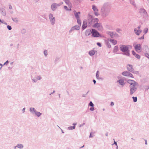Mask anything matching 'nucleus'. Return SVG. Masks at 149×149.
<instances>
[{
  "label": "nucleus",
  "mask_w": 149,
  "mask_h": 149,
  "mask_svg": "<svg viewBox=\"0 0 149 149\" xmlns=\"http://www.w3.org/2000/svg\"><path fill=\"white\" fill-rule=\"evenodd\" d=\"M8 62H9V61H8V60H7V61H6V62H5L3 65H5V64H6V65H7L8 64Z\"/></svg>",
  "instance_id": "4d7b16f0"
},
{
  "label": "nucleus",
  "mask_w": 149,
  "mask_h": 149,
  "mask_svg": "<svg viewBox=\"0 0 149 149\" xmlns=\"http://www.w3.org/2000/svg\"><path fill=\"white\" fill-rule=\"evenodd\" d=\"M142 31V30L138 29L137 28H135L134 29V33L137 36L139 35Z\"/></svg>",
  "instance_id": "f3484780"
},
{
  "label": "nucleus",
  "mask_w": 149,
  "mask_h": 149,
  "mask_svg": "<svg viewBox=\"0 0 149 149\" xmlns=\"http://www.w3.org/2000/svg\"><path fill=\"white\" fill-rule=\"evenodd\" d=\"M9 8L11 10L13 9V7L11 5H9Z\"/></svg>",
  "instance_id": "5fc2aeb1"
},
{
  "label": "nucleus",
  "mask_w": 149,
  "mask_h": 149,
  "mask_svg": "<svg viewBox=\"0 0 149 149\" xmlns=\"http://www.w3.org/2000/svg\"><path fill=\"white\" fill-rule=\"evenodd\" d=\"M11 19H12V20L13 22H17L18 21V19H17V18H16V17H15V18L12 17Z\"/></svg>",
  "instance_id": "2f4dec72"
},
{
  "label": "nucleus",
  "mask_w": 149,
  "mask_h": 149,
  "mask_svg": "<svg viewBox=\"0 0 149 149\" xmlns=\"http://www.w3.org/2000/svg\"><path fill=\"white\" fill-rule=\"evenodd\" d=\"M127 68L128 71L131 72H132L134 70L132 65L131 64L127 65Z\"/></svg>",
  "instance_id": "4468645a"
},
{
  "label": "nucleus",
  "mask_w": 149,
  "mask_h": 149,
  "mask_svg": "<svg viewBox=\"0 0 149 149\" xmlns=\"http://www.w3.org/2000/svg\"><path fill=\"white\" fill-rule=\"evenodd\" d=\"M132 73L137 74H139V72L137 71H135L134 70L133 71Z\"/></svg>",
  "instance_id": "e433bc0d"
},
{
  "label": "nucleus",
  "mask_w": 149,
  "mask_h": 149,
  "mask_svg": "<svg viewBox=\"0 0 149 149\" xmlns=\"http://www.w3.org/2000/svg\"><path fill=\"white\" fill-rule=\"evenodd\" d=\"M120 49L121 51L124 52L123 54L127 56H130L129 49L132 48V46L130 45H119Z\"/></svg>",
  "instance_id": "f03ea898"
},
{
  "label": "nucleus",
  "mask_w": 149,
  "mask_h": 149,
  "mask_svg": "<svg viewBox=\"0 0 149 149\" xmlns=\"http://www.w3.org/2000/svg\"><path fill=\"white\" fill-rule=\"evenodd\" d=\"M118 51V47L117 46H115L113 48V52L116 53Z\"/></svg>",
  "instance_id": "b1692460"
},
{
  "label": "nucleus",
  "mask_w": 149,
  "mask_h": 149,
  "mask_svg": "<svg viewBox=\"0 0 149 149\" xmlns=\"http://www.w3.org/2000/svg\"><path fill=\"white\" fill-rule=\"evenodd\" d=\"M80 29V27L79 26L76 25L72 27L69 30V32L70 33H71L72 31L75 30H79Z\"/></svg>",
  "instance_id": "ddd939ff"
},
{
  "label": "nucleus",
  "mask_w": 149,
  "mask_h": 149,
  "mask_svg": "<svg viewBox=\"0 0 149 149\" xmlns=\"http://www.w3.org/2000/svg\"><path fill=\"white\" fill-rule=\"evenodd\" d=\"M87 26H88L87 22L86 20H85L83 22V25L82 27V30L85 29L87 27Z\"/></svg>",
  "instance_id": "dca6fc26"
},
{
  "label": "nucleus",
  "mask_w": 149,
  "mask_h": 149,
  "mask_svg": "<svg viewBox=\"0 0 149 149\" xmlns=\"http://www.w3.org/2000/svg\"><path fill=\"white\" fill-rule=\"evenodd\" d=\"M135 57L138 59H140V56L139 55L137 54H136L135 56Z\"/></svg>",
  "instance_id": "a19ab883"
},
{
  "label": "nucleus",
  "mask_w": 149,
  "mask_h": 149,
  "mask_svg": "<svg viewBox=\"0 0 149 149\" xmlns=\"http://www.w3.org/2000/svg\"><path fill=\"white\" fill-rule=\"evenodd\" d=\"M75 126H70L68 127V128L69 130H72L75 128Z\"/></svg>",
  "instance_id": "473e14b6"
},
{
  "label": "nucleus",
  "mask_w": 149,
  "mask_h": 149,
  "mask_svg": "<svg viewBox=\"0 0 149 149\" xmlns=\"http://www.w3.org/2000/svg\"><path fill=\"white\" fill-rule=\"evenodd\" d=\"M75 16L77 19H79V14H80V12H76L75 11L74 12Z\"/></svg>",
  "instance_id": "4be33fe9"
},
{
  "label": "nucleus",
  "mask_w": 149,
  "mask_h": 149,
  "mask_svg": "<svg viewBox=\"0 0 149 149\" xmlns=\"http://www.w3.org/2000/svg\"><path fill=\"white\" fill-rule=\"evenodd\" d=\"M97 45L100 47H101L102 46L100 42H97Z\"/></svg>",
  "instance_id": "3c124183"
},
{
  "label": "nucleus",
  "mask_w": 149,
  "mask_h": 149,
  "mask_svg": "<svg viewBox=\"0 0 149 149\" xmlns=\"http://www.w3.org/2000/svg\"><path fill=\"white\" fill-rule=\"evenodd\" d=\"M43 53L45 56H46L47 55V50H45L44 51Z\"/></svg>",
  "instance_id": "58836bf2"
},
{
  "label": "nucleus",
  "mask_w": 149,
  "mask_h": 149,
  "mask_svg": "<svg viewBox=\"0 0 149 149\" xmlns=\"http://www.w3.org/2000/svg\"><path fill=\"white\" fill-rule=\"evenodd\" d=\"M110 105L111 106H113L114 105V103L113 102H111V103Z\"/></svg>",
  "instance_id": "052dcab7"
},
{
  "label": "nucleus",
  "mask_w": 149,
  "mask_h": 149,
  "mask_svg": "<svg viewBox=\"0 0 149 149\" xmlns=\"http://www.w3.org/2000/svg\"><path fill=\"white\" fill-rule=\"evenodd\" d=\"M135 86H130V94L131 95H132L136 91L137 88Z\"/></svg>",
  "instance_id": "9d476101"
},
{
  "label": "nucleus",
  "mask_w": 149,
  "mask_h": 149,
  "mask_svg": "<svg viewBox=\"0 0 149 149\" xmlns=\"http://www.w3.org/2000/svg\"><path fill=\"white\" fill-rule=\"evenodd\" d=\"M92 36L94 37H99L101 36L100 34L95 29H92Z\"/></svg>",
  "instance_id": "0eeeda50"
},
{
  "label": "nucleus",
  "mask_w": 149,
  "mask_h": 149,
  "mask_svg": "<svg viewBox=\"0 0 149 149\" xmlns=\"http://www.w3.org/2000/svg\"><path fill=\"white\" fill-rule=\"evenodd\" d=\"M90 110L91 111H93L94 110V108L93 107H92L90 108Z\"/></svg>",
  "instance_id": "6e6d98bb"
},
{
  "label": "nucleus",
  "mask_w": 149,
  "mask_h": 149,
  "mask_svg": "<svg viewBox=\"0 0 149 149\" xmlns=\"http://www.w3.org/2000/svg\"><path fill=\"white\" fill-rule=\"evenodd\" d=\"M7 27L9 30H10L12 29V27L10 26L7 25Z\"/></svg>",
  "instance_id": "c03bdc74"
},
{
  "label": "nucleus",
  "mask_w": 149,
  "mask_h": 149,
  "mask_svg": "<svg viewBox=\"0 0 149 149\" xmlns=\"http://www.w3.org/2000/svg\"><path fill=\"white\" fill-rule=\"evenodd\" d=\"M132 99H133V100L134 102H136L137 101V98L136 97H132Z\"/></svg>",
  "instance_id": "72a5a7b5"
},
{
  "label": "nucleus",
  "mask_w": 149,
  "mask_h": 149,
  "mask_svg": "<svg viewBox=\"0 0 149 149\" xmlns=\"http://www.w3.org/2000/svg\"><path fill=\"white\" fill-rule=\"evenodd\" d=\"M49 17L51 24L52 25H54L55 22V18L54 17H53V14L50 13L49 15Z\"/></svg>",
  "instance_id": "6e6552de"
},
{
  "label": "nucleus",
  "mask_w": 149,
  "mask_h": 149,
  "mask_svg": "<svg viewBox=\"0 0 149 149\" xmlns=\"http://www.w3.org/2000/svg\"><path fill=\"white\" fill-rule=\"evenodd\" d=\"M148 28H146L144 29L143 30V33L145 34H146L148 32Z\"/></svg>",
  "instance_id": "f704fd0d"
},
{
  "label": "nucleus",
  "mask_w": 149,
  "mask_h": 149,
  "mask_svg": "<svg viewBox=\"0 0 149 149\" xmlns=\"http://www.w3.org/2000/svg\"><path fill=\"white\" fill-rule=\"evenodd\" d=\"M93 83H94V84H96V81L95 79H93Z\"/></svg>",
  "instance_id": "69168bd1"
},
{
  "label": "nucleus",
  "mask_w": 149,
  "mask_h": 149,
  "mask_svg": "<svg viewBox=\"0 0 149 149\" xmlns=\"http://www.w3.org/2000/svg\"><path fill=\"white\" fill-rule=\"evenodd\" d=\"M92 132H91L90 133V136H89V137L90 138H92V137H93V136H92Z\"/></svg>",
  "instance_id": "13d9d810"
},
{
  "label": "nucleus",
  "mask_w": 149,
  "mask_h": 149,
  "mask_svg": "<svg viewBox=\"0 0 149 149\" xmlns=\"http://www.w3.org/2000/svg\"><path fill=\"white\" fill-rule=\"evenodd\" d=\"M26 33V30L25 29H23L21 31V33L22 34H24Z\"/></svg>",
  "instance_id": "ea45409f"
},
{
  "label": "nucleus",
  "mask_w": 149,
  "mask_h": 149,
  "mask_svg": "<svg viewBox=\"0 0 149 149\" xmlns=\"http://www.w3.org/2000/svg\"><path fill=\"white\" fill-rule=\"evenodd\" d=\"M29 111L31 113H32L33 114H35L36 111V110L35 108L33 107H30L29 108Z\"/></svg>",
  "instance_id": "412c9836"
},
{
  "label": "nucleus",
  "mask_w": 149,
  "mask_h": 149,
  "mask_svg": "<svg viewBox=\"0 0 149 149\" xmlns=\"http://www.w3.org/2000/svg\"><path fill=\"white\" fill-rule=\"evenodd\" d=\"M111 9V6L109 3H104L102 6L100 10V14L102 17L104 18L108 16L110 13Z\"/></svg>",
  "instance_id": "f257e3e1"
},
{
  "label": "nucleus",
  "mask_w": 149,
  "mask_h": 149,
  "mask_svg": "<svg viewBox=\"0 0 149 149\" xmlns=\"http://www.w3.org/2000/svg\"><path fill=\"white\" fill-rule=\"evenodd\" d=\"M55 92V91L54 90L53 91V92L52 93H51L49 95H51L52 94H53Z\"/></svg>",
  "instance_id": "0e129e2a"
},
{
  "label": "nucleus",
  "mask_w": 149,
  "mask_h": 149,
  "mask_svg": "<svg viewBox=\"0 0 149 149\" xmlns=\"http://www.w3.org/2000/svg\"><path fill=\"white\" fill-rule=\"evenodd\" d=\"M133 46L137 52L139 53L141 52V45L140 44H137L136 42H135L134 43Z\"/></svg>",
  "instance_id": "39448f33"
},
{
  "label": "nucleus",
  "mask_w": 149,
  "mask_h": 149,
  "mask_svg": "<svg viewBox=\"0 0 149 149\" xmlns=\"http://www.w3.org/2000/svg\"><path fill=\"white\" fill-rule=\"evenodd\" d=\"M65 3L68 5L69 7L70 8L72 7V4L71 3L70 1L69 0H63Z\"/></svg>",
  "instance_id": "a211bd4d"
},
{
  "label": "nucleus",
  "mask_w": 149,
  "mask_h": 149,
  "mask_svg": "<svg viewBox=\"0 0 149 149\" xmlns=\"http://www.w3.org/2000/svg\"><path fill=\"white\" fill-rule=\"evenodd\" d=\"M97 18H94L93 16L89 13L87 16V20H86L87 22L88 26L90 27L93 25L95 22H97Z\"/></svg>",
  "instance_id": "7ed1b4c3"
},
{
  "label": "nucleus",
  "mask_w": 149,
  "mask_h": 149,
  "mask_svg": "<svg viewBox=\"0 0 149 149\" xmlns=\"http://www.w3.org/2000/svg\"><path fill=\"white\" fill-rule=\"evenodd\" d=\"M1 23L2 24H4L5 25H7V23L6 22H5V21H2L1 20Z\"/></svg>",
  "instance_id": "603ef678"
},
{
  "label": "nucleus",
  "mask_w": 149,
  "mask_h": 149,
  "mask_svg": "<svg viewBox=\"0 0 149 149\" xmlns=\"http://www.w3.org/2000/svg\"><path fill=\"white\" fill-rule=\"evenodd\" d=\"M129 71H124L123 72H122V74L123 75L125 76H128V74L129 73Z\"/></svg>",
  "instance_id": "cd10ccee"
},
{
  "label": "nucleus",
  "mask_w": 149,
  "mask_h": 149,
  "mask_svg": "<svg viewBox=\"0 0 149 149\" xmlns=\"http://www.w3.org/2000/svg\"><path fill=\"white\" fill-rule=\"evenodd\" d=\"M117 82L119 83L122 86H124L125 84L124 80L123 79H119L117 81Z\"/></svg>",
  "instance_id": "aec40b11"
},
{
  "label": "nucleus",
  "mask_w": 149,
  "mask_h": 149,
  "mask_svg": "<svg viewBox=\"0 0 149 149\" xmlns=\"http://www.w3.org/2000/svg\"><path fill=\"white\" fill-rule=\"evenodd\" d=\"M139 12L140 15L143 16L144 18H147L148 16V14L146 10L144 9H140Z\"/></svg>",
  "instance_id": "423d86ee"
},
{
  "label": "nucleus",
  "mask_w": 149,
  "mask_h": 149,
  "mask_svg": "<svg viewBox=\"0 0 149 149\" xmlns=\"http://www.w3.org/2000/svg\"><path fill=\"white\" fill-rule=\"evenodd\" d=\"M35 114L38 117H39L40 116L42 115V113H40V112H38L36 111L35 113Z\"/></svg>",
  "instance_id": "c756f323"
},
{
  "label": "nucleus",
  "mask_w": 149,
  "mask_h": 149,
  "mask_svg": "<svg viewBox=\"0 0 149 149\" xmlns=\"http://www.w3.org/2000/svg\"><path fill=\"white\" fill-rule=\"evenodd\" d=\"M97 20V22H95V23L92 25V27L94 28H99L101 26V24L100 23H98L99 21L98 19Z\"/></svg>",
  "instance_id": "1a4fd4ad"
},
{
  "label": "nucleus",
  "mask_w": 149,
  "mask_h": 149,
  "mask_svg": "<svg viewBox=\"0 0 149 149\" xmlns=\"http://www.w3.org/2000/svg\"><path fill=\"white\" fill-rule=\"evenodd\" d=\"M77 22L78 24H79L81 25V21L80 19V18H79V19H77Z\"/></svg>",
  "instance_id": "37998d69"
},
{
  "label": "nucleus",
  "mask_w": 149,
  "mask_h": 149,
  "mask_svg": "<svg viewBox=\"0 0 149 149\" xmlns=\"http://www.w3.org/2000/svg\"><path fill=\"white\" fill-rule=\"evenodd\" d=\"M116 31L117 32L119 33L120 31H121V30L120 29L118 28L116 29Z\"/></svg>",
  "instance_id": "49530a36"
},
{
  "label": "nucleus",
  "mask_w": 149,
  "mask_h": 149,
  "mask_svg": "<svg viewBox=\"0 0 149 149\" xmlns=\"http://www.w3.org/2000/svg\"><path fill=\"white\" fill-rule=\"evenodd\" d=\"M88 54L90 56H92L95 54V52L94 50H91L89 51Z\"/></svg>",
  "instance_id": "5701e85b"
},
{
  "label": "nucleus",
  "mask_w": 149,
  "mask_h": 149,
  "mask_svg": "<svg viewBox=\"0 0 149 149\" xmlns=\"http://www.w3.org/2000/svg\"><path fill=\"white\" fill-rule=\"evenodd\" d=\"M127 82L130 84L131 85H132V86H136V85H138L136 81L132 80H128L127 81Z\"/></svg>",
  "instance_id": "2eb2a0df"
},
{
  "label": "nucleus",
  "mask_w": 149,
  "mask_h": 149,
  "mask_svg": "<svg viewBox=\"0 0 149 149\" xmlns=\"http://www.w3.org/2000/svg\"><path fill=\"white\" fill-rule=\"evenodd\" d=\"M17 146L18 148L20 149L23 148L24 147L23 145L21 144H17Z\"/></svg>",
  "instance_id": "a878e982"
},
{
  "label": "nucleus",
  "mask_w": 149,
  "mask_h": 149,
  "mask_svg": "<svg viewBox=\"0 0 149 149\" xmlns=\"http://www.w3.org/2000/svg\"><path fill=\"white\" fill-rule=\"evenodd\" d=\"M144 38V35H143L140 38H138V39L139 40H141V39H143Z\"/></svg>",
  "instance_id": "09e8293b"
},
{
  "label": "nucleus",
  "mask_w": 149,
  "mask_h": 149,
  "mask_svg": "<svg viewBox=\"0 0 149 149\" xmlns=\"http://www.w3.org/2000/svg\"><path fill=\"white\" fill-rule=\"evenodd\" d=\"M35 78L36 79L33 78L32 77H31V80L34 83H36L37 80H40L42 78L41 76L40 75H37L35 76Z\"/></svg>",
  "instance_id": "f8f14e48"
},
{
  "label": "nucleus",
  "mask_w": 149,
  "mask_h": 149,
  "mask_svg": "<svg viewBox=\"0 0 149 149\" xmlns=\"http://www.w3.org/2000/svg\"><path fill=\"white\" fill-rule=\"evenodd\" d=\"M92 9L94 12H98V9L95 5H93L92 6Z\"/></svg>",
  "instance_id": "bb28decb"
},
{
  "label": "nucleus",
  "mask_w": 149,
  "mask_h": 149,
  "mask_svg": "<svg viewBox=\"0 0 149 149\" xmlns=\"http://www.w3.org/2000/svg\"><path fill=\"white\" fill-rule=\"evenodd\" d=\"M99 71L98 70L96 72V78L97 79H101V78L99 77Z\"/></svg>",
  "instance_id": "c85d7f7f"
},
{
  "label": "nucleus",
  "mask_w": 149,
  "mask_h": 149,
  "mask_svg": "<svg viewBox=\"0 0 149 149\" xmlns=\"http://www.w3.org/2000/svg\"><path fill=\"white\" fill-rule=\"evenodd\" d=\"M110 41L114 45L116 44L117 43L116 40H115L110 39Z\"/></svg>",
  "instance_id": "393cba45"
},
{
  "label": "nucleus",
  "mask_w": 149,
  "mask_h": 149,
  "mask_svg": "<svg viewBox=\"0 0 149 149\" xmlns=\"http://www.w3.org/2000/svg\"><path fill=\"white\" fill-rule=\"evenodd\" d=\"M74 1L76 3H80L81 0H74Z\"/></svg>",
  "instance_id": "de8ad7c7"
},
{
  "label": "nucleus",
  "mask_w": 149,
  "mask_h": 149,
  "mask_svg": "<svg viewBox=\"0 0 149 149\" xmlns=\"http://www.w3.org/2000/svg\"><path fill=\"white\" fill-rule=\"evenodd\" d=\"M1 14L3 16H5L6 15V13L5 10L4 9H3L1 11Z\"/></svg>",
  "instance_id": "7c9ffc66"
},
{
  "label": "nucleus",
  "mask_w": 149,
  "mask_h": 149,
  "mask_svg": "<svg viewBox=\"0 0 149 149\" xmlns=\"http://www.w3.org/2000/svg\"><path fill=\"white\" fill-rule=\"evenodd\" d=\"M107 33L110 35L111 37L112 38H113L116 36H118V34L115 32L108 31L107 32Z\"/></svg>",
  "instance_id": "9b49d317"
},
{
  "label": "nucleus",
  "mask_w": 149,
  "mask_h": 149,
  "mask_svg": "<svg viewBox=\"0 0 149 149\" xmlns=\"http://www.w3.org/2000/svg\"><path fill=\"white\" fill-rule=\"evenodd\" d=\"M63 4V2H62L58 3H52L51 6V8L53 11H54L57 9L58 7L60 6Z\"/></svg>",
  "instance_id": "20e7f679"
},
{
  "label": "nucleus",
  "mask_w": 149,
  "mask_h": 149,
  "mask_svg": "<svg viewBox=\"0 0 149 149\" xmlns=\"http://www.w3.org/2000/svg\"><path fill=\"white\" fill-rule=\"evenodd\" d=\"M127 77H130L132 78H134L132 74L130 72H129V73L128 74V75Z\"/></svg>",
  "instance_id": "4c0bfd02"
},
{
  "label": "nucleus",
  "mask_w": 149,
  "mask_h": 149,
  "mask_svg": "<svg viewBox=\"0 0 149 149\" xmlns=\"http://www.w3.org/2000/svg\"><path fill=\"white\" fill-rule=\"evenodd\" d=\"M89 105L91 107H93L94 106V104L91 101L89 103Z\"/></svg>",
  "instance_id": "79ce46f5"
},
{
  "label": "nucleus",
  "mask_w": 149,
  "mask_h": 149,
  "mask_svg": "<svg viewBox=\"0 0 149 149\" xmlns=\"http://www.w3.org/2000/svg\"><path fill=\"white\" fill-rule=\"evenodd\" d=\"M25 108L24 107V108L23 109H22V112H23V113H24L25 111Z\"/></svg>",
  "instance_id": "bf43d9fd"
},
{
  "label": "nucleus",
  "mask_w": 149,
  "mask_h": 149,
  "mask_svg": "<svg viewBox=\"0 0 149 149\" xmlns=\"http://www.w3.org/2000/svg\"><path fill=\"white\" fill-rule=\"evenodd\" d=\"M106 45L107 47L109 48H110L111 47V45L109 42H106Z\"/></svg>",
  "instance_id": "c9c22d12"
},
{
  "label": "nucleus",
  "mask_w": 149,
  "mask_h": 149,
  "mask_svg": "<svg viewBox=\"0 0 149 149\" xmlns=\"http://www.w3.org/2000/svg\"><path fill=\"white\" fill-rule=\"evenodd\" d=\"M64 8L66 10H69V9L68 8V7L66 6H64Z\"/></svg>",
  "instance_id": "8fccbe9b"
},
{
  "label": "nucleus",
  "mask_w": 149,
  "mask_h": 149,
  "mask_svg": "<svg viewBox=\"0 0 149 149\" xmlns=\"http://www.w3.org/2000/svg\"><path fill=\"white\" fill-rule=\"evenodd\" d=\"M92 33V31L91 29H88L86 30L85 35L86 36H88L90 35Z\"/></svg>",
  "instance_id": "6ab92c4d"
},
{
  "label": "nucleus",
  "mask_w": 149,
  "mask_h": 149,
  "mask_svg": "<svg viewBox=\"0 0 149 149\" xmlns=\"http://www.w3.org/2000/svg\"><path fill=\"white\" fill-rule=\"evenodd\" d=\"M132 54L134 56H135L136 54L135 52L133 50L132 51Z\"/></svg>",
  "instance_id": "864d4df0"
},
{
  "label": "nucleus",
  "mask_w": 149,
  "mask_h": 149,
  "mask_svg": "<svg viewBox=\"0 0 149 149\" xmlns=\"http://www.w3.org/2000/svg\"><path fill=\"white\" fill-rule=\"evenodd\" d=\"M94 14L96 16H98L99 15H100L98 13V12H95L94 13Z\"/></svg>",
  "instance_id": "a18cd8bd"
},
{
  "label": "nucleus",
  "mask_w": 149,
  "mask_h": 149,
  "mask_svg": "<svg viewBox=\"0 0 149 149\" xmlns=\"http://www.w3.org/2000/svg\"><path fill=\"white\" fill-rule=\"evenodd\" d=\"M145 144L146 145H147V141L146 140H145Z\"/></svg>",
  "instance_id": "338daca9"
},
{
  "label": "nucleus",
  "mask_w": 149,
  "mask_h": 149,
  "mask_svg": "<svg viewBox=\"0 0 149 149\" xmlns=\"http://www.w3.org/2000/svg\"><path fill=\"white\" fill-rule=\"evenodd\" d=\"M10 12V14H13L14 13V12L13 11H11Z\"/></svg>",
  "instance_id": "774afa93"
},
{
  "label": "nucleus",
  "mask_w": 149,
  "mask_h": 149,
  "mask_svg": "<svg viewBox=\"0 0 149 149\" xmlns=\"http://www.w3.org/2000/svg\"><path fill=\"white\" fill-rule=\"evenodd\" d=\"M113 144H115V145H116V146H118L117 145V143L115 141H114Z\"/></svg>",
  "instance_id": "680f3d73"
},
{
  "label": "nucleus",
  "mask_w": 149,
  "mask_h": 149,
  "mask_svg": "<svg viewBox=\"0 0 149 149\" xmlns=\"http://www.w3.org/2000/svg\"><path fill=\"white\" fill-rule=\"evenodd\" d=\"M149 89V86L148 87L145 88V91H147Z\"/></svg>",
  "instance_id": "e2e57ef3"
}]
</instances>
